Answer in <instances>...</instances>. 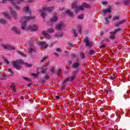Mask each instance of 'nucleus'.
Returning a JSON list of instances; mask_svg holds the SVG:
<instances>
[{
  "mask_svg": "<svg viewBox=\"0 0 130 130\" xmlns=\"http://www.w3.org/2000/svg\"><path fill=\"white\" fill-rule=\"evenodd\" d=\"M35 17L30 16V17H22V21H24L21 23L22 28L23 29H26V30H31L32 31H37L38 30V25H32V26H28L26 28V21H28L30 19H34Z\"/></svg>",
  "mask_w": 130,
  "mask_h": 130,
  "instance_id": "nucleus-1",
  "label": "nucleus"
},
{
  "mask_svg": "<svg viewBox=\"0 0 130 130\" xmlns=\"http://www.w3.org/2000/svg\"><path fill=\"white\" fill-rule=\"evenodd\" d=\"M11 2V3H13L14 4L13 7H10V11L11 15L13 16L14 18H15L16 16H17V14L16 11H14V8H15L16 9V10H19L20 7L19 6H16V3H21L23 2V0H3L2 3H8V2Z\"/></svg>",
  "mask_w": 130,
  "mask_h": 130,
  "instance_id": "nucleus-2",
  "label": "nucleus"
},
{
  "mask_svg": "<svg viewBox=\"0 0 130 130\" xmlns=\"http://www.w3.org/2000/svg\"><path fill=\"white\" fill-rule=\"evenodd\" d=\"M22 64H24L25 67L27 68H31L32 64L31 63H27V62H24L22 59H19L18 60H15V61H13L12 66L16 70H20L22 69Z\"/></svg>",
  "mask_w": 130,
  "mask_h": 130,
  "instance_id": "nucleus-3",
  "label": "nucleus"
},
{
  "mask_svg": "<svg viewBox=\"0 0 130 130\" xmlns=\"http://www.w3.org/2000/svg\"><path fill=\"white\" fill-rule=\"evenodd\" d=\"M71 7L72 9H74V11L76 13H77L79 11V10H84L85 8H90V5L86 4V3H84L82 6H79V7L77 6V2H73L71 5Z\"/></svg>",
  "mask_w": 130,
  "mask_h": 130,
  "instance_id": "nucleus-4",
  "label": "nucleus"
},
{
  "mask_svg": "<svg viewBox=\"0 0 130 130\" xmlns=\"http://www.w3.org/2000/svg\"><path fill=\"white\" fill-rule=\"evenodd\" d=\"M53 10V7H44L42 9L40 10V14L43 19H45L46 16L47 12H52Z\"/></svg>",
  "mask_w": 130,
  "mask_h": 130,
  "instance_id": "nucleus-5",
  "label": "nucleus"
},
{
  "mask_svg": "<svg viewBox=\"0 0 130 130\" xmlns=\"http://www.w3.org/2000/svg\"><path fill=\"white\" fill-rule=\"evenodd\" d=\"M76 75L77 72H73L72 76L70 77H68V78H67L63 81V83H66V82H67V81H73V80H75V79H76Z\"/></svg>",
  "mask_w": 130,
  "mask_h": 130,
  "instance_id": "nucleus-6",
  "label": "nucleus"
},
{
  "mask_svg": "<svg viewBox=\"0 0 130 130\" xmlns=\"http://www.w3.org/2000/svg\"><path fill=\"white\" fill-rule=\"evenodd\" d=\"M84 42L85 43H86V46H88V47H91L92 45V41H90L88 38V37H86V38H84Z\"/></svg>",
  "mask_w": 130,
  "mask_h": 130,
  "instance_id": "nucleus-7",
  "label": "nucleus"
},
{
  "mask_svg": "<svg viewBox=\"0 0 130 130\" xmlns=\"http://www.w3.org/2000/svg\"><path fill=\"white\" fill-rule=\"evenodd\" d=\"M38 44L45 49L47 48L48 46H49V45L45 41H39L38 42Z\"/></svg>",
  "mask_w": 130,
  "mask_h": 130,
  "instance_id": "nucleus-8",
  "label": "nucleus"
},
{
  "mask_svg": "<svg viewBox=\"0 0 130 130\" xmlns=\"http://www.w3.org/2000/svg\"><path fill=\"white\" fill-rule=\"evenodd\" d=\"M3 48L5 49H7L8 50H14L15 49L14 46H11L10 45H3Z\"/></svg>",
  "mask_w": 130,
  "mask_h": 130,
  "instance_id": "nucleus-9",
  "label": "nucleus"
},
{
  "mask_svg": "<svg viewBox=\"0 0 130 130\" xmlns=\"http://www.w3.org/2000/svg\"><path fill=\"white\" fill-rule=\"evenodd\" d=\"M65 26L66 24H64V23L61 22V23L57 25L56 28V29H61V28H63L64 27H65Z\"/></svg>",
  "mask_w": 130,
  "mask_h": 130,
  "instance_id": "nucleus-10",
  "label": "nucleus"
},
{
  "mask_svg": "<svg viewBox=\"0 0 130 130\" xmlns=\"http://www.w3.org/2000/svg\"><path fill=\"white\" fill-rule=\"evenodd\" d=\"M66 13L70 17H73L74 16L73 12H72V11L70 9H68V10L66 11Z\"/></svg>",
  "mask_w": 130,
  "mask_h": 130,
  "instance_id": "nucleus-11",
  "label": "nucleus"
},
{
  "mask_svg": "<svg viewBox=\"0 0 130 130\" xmlns=\"http://www.w3.org/2000/svg\"><path fill=\"white\" fill-rule=\"evenodd\" d=\"M126 20L125 19H123V20H121V21H119V22H117L115 24L116 27H118V26H120V25H121V24H123L125 22Z\"/></svg>",
  "mask_w": 130,
  "mask_h": 130,
  "instance_id": "nucleus-12",
  "label": "nucleus"
},
{
  "mask_svg": "<svg viewBox=\"0 0 130 130\" xmlns=\"http://www.w3.org/2000/svg\"><path fill=\"white\" fill-rule=\"evenodd\" d=\"M111 7H109L108 9H106V10H103L102 13L103 14H106V13H111Z\"/></svg>",
  "mask_w": 130,
  "mask_h": 130,
  "instance_id": "nucleus-13",
  "label": "nucleus"
},
{
  "mask_svg": "<svg viewBox=\"0 0 130 130\" xmlns=\"http://www.w3.org/2000/svg\"><path fill=\"white\" fill-rule=\"evenodd\" d=\"M11 89V90H13V91H16V85H15L14 82H12Z\"/></svg>",
  "mask_w": 130,
  "mask_h": 130,
  "instance_id": "nucleus-14",
  "label": "nucleus"
},
{
  "mask_svg": "<svg viewBox=\"0 0 130 130\" xmlns=\"http://www.w3.org/2000/svg\"><path fill=\"white\" fill-rule=\"evenodd\" d=\"M11 30L12 31H13V32H15L16 33H19L20 32L18 28H17V27H12V28H11Z\"/></svg>",
  "mask_w": 130,
  "mask_h": 130,
  "instance_id": "nucleus-15",
  "label": "nucleus"
},
{
  "mask_svg": "<svg viewBox=\"0 0 130 130\" xmlns=\"http://www.w3.org/2000/svg\"><path fill=\"white\" fill-rule=\"evenodd\" d=\"M5 17H6V18H8V19H11V16L9 15V14L8 13V12H4L3 13Z\"/></svg>",
  "mask_w": 130,
  "mask_h": 130,
  "instance_id": "nucleus-16",
  "label": "nucleus"
},
{
  "mask_svg": "<svg viewBox=\"0 0 130 130\" xmlns=\"http://www.w3.org/2000/svg\"><path fill=\"white\" fill-rule=\"evenodd\" d=\"M23 12H24L25 13H26V12H27V13H30V9H29V7H25V8H24L23 9Z\"/></svg>",
  "mask_w": 130,
  "mask_h": 130,
  "instance_id": "nucleus-17",
  "label": "nucleus"
},
{
  "mask_svg": "<svg viewBox=\"0 0 130 130\" xmlns=\"http://www.w3.org/2000/svg\"><path fill=\"white\" fill-rule=\"evenodd\" d=\"M57 19H58L57 16L56 15H54V16H53V17L51 19V21L52 22H56V21H57Z\"/></svg>",
  "mask_w": 130,
  "mask_h": 130,
  "instance_id": "nucleus-18",
  "label": "nucleus"
},
{
  "mask_svg": "<svg viewBox=\"0 0 130 130\" xmlns=\"http://www.w3.org/2000/svg\"><path fill=\"white\" fill-rule=\"evenodd\" d=\"M109 38H110V39H111L112 40L115 39L116 36H115V33H111V35H110Z\"/></svg>",
  "mask_w": 130,
  "mask_h": 130,
  "instance_id": "nucleus-19",
  "label": "nucleus"
},
{
  "mask_svg": "<svg viewBox=\"0 0 130 130\" xmlns=\"http://www.w3.org/2000/svg\"><path fill=\"white\" fill-rule=\"evenodd\" d=\"M113 21H117L118 20H120V16L119 15H115L113 17Z\"/></svg>",
  "mask_w": 130,
  "mask_h": 130,
  "instance_id": "nucleus-20",
  "label": "nucleus"
},
{
  "mask_svg": "<svg viewBox=\"0 0 130 130\" xmlns=\"http://www.w3.org/2000/svg\"><path fill=\"white\" fill-rule=\"evenodd\" d=\"M44 37L45 38L49 39L51 38V36L49 33H43Z\"/></svg>",
  "mask_w": 130,
  "mask_h": 130,
  "instance_id": "nucleus-21",
  "label": "nucleus"
},
{
  "mask_svg": "<svg viewBox=\"0 0 130 130\" xmlns=\"http://www.w3.org/2000/svg\"><path fill=\"white\" fill-rule=\"evenodd\" d=\"M111 17L112 16L111 15H109V16H108V18H105V21H106L107 24H109L110 22L108 19H111Z\"/></svg>",
  "mask_w": 130,
  "mask_h": 130,
  "instance_id": "nucleus-22",
  "label": "nucleus"
},
{
  "mask_svg": "<svg viewBox=\"0 0 130 130\" xmlns=\"http://www.w3.org/2000/svg\"><path fill=\"white\" fill-rule=\"evenodd\" d=\"M95 53H96V51H95V50H91L89 51V54H90V55H93L95 54Z\"/></svg>",
  "mask_w": 130,
  "mask_h": 130,
  "instance_id": "nucleus-23",
  "label": "nucleus"
},
{
  "mask_svg": "<svg viewBox=\"0 0 130 130\" xmlns=\"http://www.w3.org/2000/svg\"><path fill=\"white\" fill-rule=\"evenodd\" d=\"M47 59H48V56H45L44 57H42L41 62H45V61H46Z\"/></svg>",
  "mask_w": 130,
  "mask_h": 130,
  "instance_id": "nucleus-24",
  "label": "nucleus"
},
{
  "mask_svg": "<svg viewBox=\"0 0 130 130\" xmlns=\"http://www.w3.org/2000/svg\"><path fill=\"white\" fill-rule=\"evenodd\" d=\"M18 54H20V55H22V56L26 57V54L25 53H23V52H21V51H18Z\"/></svg>",
  "mask_w": 130,
  "mask_h": 130,
  "instance_id": "nucleus-25",
  "label": "nucleus"
},
{
  "mask_svg": "<svg viewBox=\"0 0 130 130\" xmlns=\"http://www.w3.org/2000/svg\"><path fill=\"white\" fill-rule=\"evenodd\" d=\"M79 66V62H75V63L73 64V68H75V69H77V68H78Z\"/></svg>",
  "mask_w": 130,
  "mask_h": 130,
  "instance_id": "nucleus-26",
  "label": "nucleus"
},
{
  "mask_svg": "<svg viewBox=\"0 0 130 130\" xmlns=\"http://www.w3.org/2000/svg\"><path fill=\"white\" fill-rule=\"evenodd\" d=\"M62 72V69H61V68H60V69H59V70H58L57 72V75L60 76Z\"/></svg>",
  "mask_w": 130,
  "mask_h": 130,
  "instance_id": "nucleus-27",
  "label": "nucleus"
},
{
  "mask_svg": "<svg viewBox=\"0 0 130 130\" xmlns=\"http://www.w3.org/2000/svg\"><path fill=\"white\" fill-rule=\"evenodd\" d=\"M47 32H54V29L53 28H50V29H48Z\"/></svg>",
  "mask_w": 130,
  "mask_h": 130,
  "instance_id": "nucleus-28",
  "label": "nucleus"
},
{
  "mask_svg": "<svg viewBox=\"0 0 130 130\" xmlns=\"http://www.w3.org/2000/svg\"><path fill=\"white\" fill-rule=\"evenodd\" d=\"M56 37H62L63 36L62 33H57L56 36Z\"/></svg>",
  "mask_w": 130,
  "mask_h": 130,
  "instance_id": "nucleus-29",
  "label": "nucleus"
},
{
  "mask_svg": "<svg viewBox=\"0 0 130 130\" xmlns=\"http://www.w3.org/2000/svg\"><path fill=\"white\" fill-rule=\"evenodd\" d=\"M121 29L120 28H118L117 29H115V33L121 32Z\"/></svg>",
  "mask_w": 130,
  "mask_h": 130,
  "instance_id": "nucleus-30",
  "label": "nucleus"
},
{
  "mask_svg": "<svg viewBox=\"0 0 130 130\" xmlns=\"http://www.w3.org/2000/svg\"><path fill=\"white\" fill-rule=\"evenodd\" d=\"M123 3L125 5H128L129 3V0H124Z\"/></svg>",
  "mask_w": 130,
  "mask_h": 130,
  "instance_id": "nucleus-31",
  "label": "nucleus"
},
{
  "mask_svg": "<svg viewBox=\"0 0 130 130\" xmlns=\"http://www.w3.org/2000/svg\"><path fill=\"white\" fill-rule=\"evenodd\" d=\"M0 23L5 24L6 23V20H4V19H0Z\"/></svg>",
  "mask_w": 130,
  "mask_h": 130,
  "instance_id": "nucleus-32",
  "label": "nucleus"
},
{
  "mask_svg": "<svg viewBox=\"0 0 130 130\" xmlns=\"http://www.w3.org/2000/svg\"><path fill=\"white\" fill-rule=\"evenodd\" d=\"M51 73H53V74H54V73H55V67H52V68L51 69Z\"/></svg>",
  "mask_w": 130,
  "mask_h": 130,
  "instance_id": "nucleus-33",
  "label": "nucleus"
},
{
  "mask_svg": "<svg viewBox=\"0 0 130 130\" xmlns=\"http://www.w3.org/2000/svg\"><path fill=\"white\" fill-rule=\"evenodd\" d=\"M78 18H79V19H81V20H82L83 19H84L83 15V14L79 15L78 16Z\"/></svg>",
  "mask_w": 130,
  "mask_h": 130,
  "instance_id": "nucleus-34",
  "label": "nucleus"
},
{
  "mask_svg": "<svg viewBox=\"0 0 130 130\" xmlns=\"http://www.w3.org/2000/svg\"><path fill=\"white\" fill-rule=\"evenodd\" d=\"M47 70V68H43L42 70V74H45V73H46Z\"/></svg>",
  "mask_w": 130,
  "mask_h": 130,
  "instance_id": "nucleus-35",
  "label": "nucleus"
},
{
  "mask_svg": "<svg viewBox=\"0 0 130 130\" xmlns=\"http://www.w3.org/2000/svg\"><path fill=\"white\" fill-rule=\"evenodd\" d=\"M81 58H85V54L83 53H80Z\"/></svg>",
  "mask_w": 130,
  "mask_h": 130,
  "instance_id": "nucleus-36",
  "label": "nucleus"
},
{
  "mask_svg": "<svg viewBox=\"0 0 130 130\" xmlns=\"http://www.w3.org/2000/svg\"><path fill=\"white\" fill-rule=\"evenodd\" d=\"M56 50L57 52H61L62 51L61 48H56Z\"/></svg>",
  "mask_w": 130,
  "mask_h": 130,
  "instance_id": "nucleus-37",
  "label": "nucleus"
},
{
  "mask_svg": "<svg viewBox=\"0 0 130 130\" xmlns=\"http://www.w3.org/2000/svg\"><path fill=\"white\" fill-rule=\"evenodd\" d=\"M31 75H32L34 77H37L38 74H36V73H32Z\"/></svg>",
  "mask_w": 130,
  "mask_h": 130,
  "instance_id": "nucleus-38",
  "label": "nucleus"
},
{
  "mask_svg": "<svg viewBox=\"0 0 130 130\" xmlns=\"http://www.w3.org/2000/svg\"><path fill=\"white\" fill-rule=\"evenodd\" d=\"M32 51H34L33 49H32V48H30L28 50V52L29 53H32Z\"/></svg>",
  "mask_w": 130,
  "mask_h": 130,
  "instance_id": "nucleus-39",
  "label": "nucleus"
},
{
  "mask_svg": "<svg viewBox=\"0 0 130 130\" xmlns=\"http://www.w3.org/2000/svg\"><path fill=\"white\" fill-rule=\"evenodd\" d=\"M9 73H10L11 74H13V72L12 69H11V68H10V69H9Z\"/></svg>",
  "mask_w": 130,
  "mask_h": 130,
  "instance_id": "nucleus-40",
  "label": "nucleus"
},
{
  "mask_svg": "<svg viewBox=\"0 0 130 130\" xmlns=\"http://www.w3.org/2000/svg\"><path fill=\"white\" fill-rule=\"evenodd\" d=\"M49 76L48 75V74H46L45 76V79H48L49 78Z\"/></svg>",
  "mask_w": 130,
  "mask_h": 130,
  "instance_id": "nucleus-41",
  "label": "nucleus"
},
{
  "mask_svg": "<svg viewBox=\"0 0 130 130\" xmlns=\"http://www.w3.org/2000/svg\"><path fill=\"white\" fill-rule=\"evenodd\" d=\"M114 78H115V76H110V79H112V80H113V79H114Z\"/></svg>",
  "mask_w": 130,
  "mask_h": 130,
  "instance_id": "nucleus-42",
  "label": "nucleus"
},
{
  "mask_svg": "<svg viewBox=\"0 0 130 130\" xmlns=\"http://www.w3.org/2000/svg\"><path fill=\"white\" fill-rule=\"evenodd\" d=\"M5 62L6 63H7V64H9V61H8V60L6 59H5Z\"/></svg>",
  "mask_w": 130,
  "mask_h": 130,
  "instance_id": "nucleus-43",
  "label": "nucleus"
},
{
  "mask_svg": "<svg viewBox=\"0 0 130 130\" xmlns=\"http://www.w3.org/2000/svg\"><path fill=\"white\" fill-rule=\"evenodd\" d=\"M24 79H26V80H27V81H30V80L29 79V78L27 77H24Z\"/></svg>",
  "mask_w": 130,
  "mask_h": 130,
  "instance_id": "nucleus-44",
  "label": "nucleus"
},
{
  "mask_svg": "<svg viewBox=\"0 0 130 130\" xmlns=\"http://www.w3.org/2000/svg\"><path fill=\"white\" fill-rule=\"evenodd\" d=\"M69 46H70V47H74V45L72 43H70Z\"/></svg>",
  "mask_w": 130,
  "mask_h": 130,
  "instance_id": "nucleus-45",
  "label": "nucleus"
},
{
  "mask_svg": "<svg viewBox=\"0 0 130 130\" xmlns=\"http://www.w3.org/2000/svg\"><path fill=\"white\" fill-rule=\"evenodd\" d=\"M76 57L75 54H72L71 55V58H75Z\"/></svg>",
  "mask_w": 130,
  "mask_h": 130,
  "instance_id": "nucleus-46",
  "label": "nucleus"
},
{
  "mask_svg": "<svg viewBox=\"0 0 130 130\" xmlns=\"http://www.w3.org/2000/svg\"><path fill=\"white\" fill-rule=\"evenodd\" d=\"M74 37H77L78 34L77 33H74Z\"/></svg>",
  "mask_w": 130,
  "mask_h": 130,
  "instance_id": "nucleus-47",
  "label": "nucleus"
},
{
  "mask_svg": "<svg viewBox=\"0 0 130 130\" xmlns=\"http://www.w3.org/2000/svg\"><path fill=\"white\" fill-rule=\"evenodd\" d=\"M54 54L55 55V56H59L58 53H57L56 52H54Z\"/></svg>",
  "mask_w": 130,
  "mask_h": 130,
  "instance_id": "nucleus-48",
  "label": "nucleus"
},
{
  "mask_svg": "<svg viewBox=\"0 0 130 130\" xmlns=\"http://www.w3.org/2000/svg\"><path fill=\"white\" fill-rule=\"evenodd\" d=\"M55 98H56V100H57L60 99V96H59L58 95H56L55 96Z\"/></svg>",
  "mask_w": 130,
  "mask_h": 130,
  "instance_id": "nucleus-49",
  "label": "nucleus"
},
{
  "mask_svg": "<svg viewBox=\"0 0 130 130\" xmlns=\"http://www.w3.org/2000/svg\"><path fill=\"white\" fill-rule=\"evenodd\" d=\"M104 41H106V42H109L110 40L109 39H104Z\"/></svg>",
  "mask_w": 130,
  "mask_h": 130,
  "instance_id": "nucleus-50",
  "label": "nucleus"
},
{
  "mask_svg": "<svg viewBox=\"0 0 130 130\" xmlns=\"http://www.w3.org/2000/svg\"><path fill=\"white\" fill-rule=\"evenodd\" d=\"M103 4L104 5H106V4H107V2H106V1L103 2Z\"/></svg>",
  "mask_w": 130,
  "mask_h": 130,
  "instance_id": "nucleus-51",
  "label": "nucleus"
},
{
  "mask_svg": "<svg viewBox=\"0 0 130 130\" xmlns=\"http://www.w3.org/2000/svg\"><path fill=\"white\" fill-rule=\"evenodd\" d=\"M105 45H102V46H101L100 48L103 49V48H105Z\"/></svg>",
  "mask_w": 130,
  "mask_h": 130,
  "instance_id": "nucleus-52",
  "label": "nucleus"
},
{
  "mask_svg": "<svg viewBox=\"0 0 130 130\" xmlns=\"http://www.w3.org/2000/svg\"><path fill=\"white\" fill-rule=\"evenodd\" d=\"M53 45V43H52L51 44H50V47H52Z\"/></svg>",
  "mask_w": 130,
  "mask_h": 130,
  "instance_id": "nucleus-53",
  "label": "nucleus"
},
{
  "mask_svg": "<svg viewBox=\"0 0 130 130\" xmlns=\"http://www.w3.org/2000/svg\"><path fill=\"white\" fill-rule=\"evenodd\" d=\"M3 76H4V77H6V74H3Z\"/></svg>",
  "mask_w": 130,
  "mask_h": 130,
  "instance_id": "nucleus-54",
  "label": "nucleus"
},
{
  "mask_svg": "<svg viewBox=\"0 0 130 130\" xmlns=\"http://www.w3.org/2000/svg\"><path fill=\"white\" fill-rule=\"evenodd\" d=\"M28 2H32V0H28Z\"/></svg>",
  "mask_w": 130,
  "mask_h": 130,
  "instance_id": "nucleus-55",
  "label": "nucleus"
},
{
  "mask_svg": "<svg viewBox=\"0 0 130 130\" xmlns=\"http://www.w3.org/2000/svg\"><path fill=\"white\" fill-rule=\"evenodd\" d=\"M30 85H31L30 84H28V86H30Z\"/></svg>",
  "mask_w": 130,
  "mask_h": 130,
  "instance_id": "nucleus-56",
  "label": "nucleus"
},
{
  "mask_svg": "<svg viewBox=\"0 0 130 130\" xmlns=\"http://www.w3.org/2000/svg\"><path fill=\"white\" fill-rule=\"evenodd\" d=\"M109 91H112V90H108V92H109Z\"/></svg>",
  "mask_w": 130,
  "mask_h": 130,
  "instance_id": "nucleus-57",
  "label": "nucleus"
},
{
  "mask_svg": "<svg viewBox=\"0 0 130 130\" xmlns=\"http://www.w3.org/2000/svg\"><path fill=\"white\" fill-rule=\"evenodd\" d=\"M2 64V62H0V66H1Z\"/></svg>",
  "mask_w": 130,
  "mask_h": 130,
  "instance_id": "nucleus-58",
  "label": "nucleus"
},
{
  "mask_svg": "<svg viewBox=\"0 0 130 130\" xmlns=\"http://www.w3.org/2000/svg\"><path fill=\"white\" fill-rule=\"evenodd\" d=\"M101 35L103 36V33H102V34H101Z\"/></svg>",
  "mask_w": 130,
  "mask_h": 130,
  "instance_id": "nucleus-59",
  "label": "nucleus"
},
{
  "mask_svg": "<svg viewBox=\"0 0 130 130\" xmlns=\"http://www.w3.org/2000/svg\"><path fill=\"white\" fill-rule=\"evenodd\" d=\"M47 1H51V0H47Z\"/></svg>",
  "mask_w": 130,
  "mask_h": 130,
  "instance_id": "nucleus-60",
  "label": "nucleus"
},
{
  "mask_svg": "<svg viewBox=\"0 0 130 130\" xmlns=\"http://www.w3.org/2000/svg\"><path fill=\"white\" fill-rule=\"evenodd\" d=\"M90 1H94V0H90Z\"/></svg>",
  "mask_w": 130,
  "mask_h": 130,
  "instance_id": "nucleus-61",
  "label": "nucleus"
},
{
  "mask_svg": "<svg viewBox=\"0 0 130 130\" xmlns=\"http://www.w3.org/2000/svg\"><path fill=\"white\" fill-rule=\"evenodd\" d=\"M61 1H64V0H61Z\"/></svg>",
  "mask_w": 130,
  "mask_h": 130,
  "instance_id": "nucleus-62",
  "label": "nucleus"
},
{
  "mask_svg": "<svg viewBox=\"0 0 130 130\" xmlns=\"http://www.w3.org/2000/svg\"><path fill=\"white\" fill-rule=\"evenodd\" d=\"M43 33H44V31H43Z\"/></svg>",
  "mask_w": 130,
  "mask_h": 130,
  "instance_id": "nucleus-63",
  "label": "nucleus"
},
{
  "mask_svg": "<svg viewBox=\"0 0 130 130\" xmlns=\"http://www.w3.org/2000/svg\"><path fill=\"white\" fill-rule=\"evenodd\" d=\"M0 94H1V92H0Z\"/></svg>",
  "mask_w": 130,
  "mask_h": 130,
  "instance_id": "nucleus-64",
  "label": "nucleus"
}]
</instances>
